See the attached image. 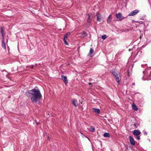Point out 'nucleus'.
Wrapping results in <instances>:
<instances>
[{
    "label": "nucleus",
    "mask_w": 151,
    "mask_h": 151,
    "mask_svg": "<svg viewBox=\"0 0 151 151\" xmlns=\"http://www.w3.org/2000/svg\"><path fill=\"white\" fill-rule=\"evenodd\" d=\"M36 87L34 89L29 90L26 94L27 95L31 98V101L33 103H36L41 99L42 95L39 89H36Z\"/></svg>",
    "instance_id": "1"
},
{
    "label": "nucleus",
    "mask_w": 151,
    "mask_h": 151,
    "mask_svg": "<svg viewBox=\"0 0 151 151\" xmlns=\"http://www.w3.org/2000/svg\"><path fill=\"white\" fill-rule=\"evenodd\" d=\"M1 32L2 37V43L1 45L2 47L4 49H6V45L5 42V39H4V36L5 35L4 33V31L3 29V28L2 27L1 28Z\"/></svg>",
    "instance_id": "2"
},
{
    "label": "nucleus",
    "mask_w": 151,
    "mask_h": 151,
    "mask_svg": "<svg viewBox=\"0 0 151 151\" xmlns=\"http://www.w3.org/2000/svg\"><path fill=\"white\" fill-rule=\"evenodd\" d=\"M115 16L118 21H121L125 18V17L122 16L121 13H119L116 14Z\"/></svg>",
    "instance_id": "3"
},
{
    "label": "nucleus",
    "mask_w": 151,
    "mask_h": 151,
    "mask_svg": "<svg viewBox=\"0 0 151 151\" xmlns=\"http://www.w3.org/2000/svg\"><path fill=\"white\" fill-rule=\"evenodd\" d=\"M97 20L98 21L100 22L103 19L102 16L99 13L97 12L96 13Z\"/></svg>",
    "instance_id": "4"
},
{
    "label": "nucleus",
    "mask_w": 151,
    "mask_h": 151,
    "mask_svg": "<svg viewBox=\"0 0 151 151\" xmlns=\"http://www.w3.org/2000/svg\"><path fill=\"white\" fill-rule=\"evenodd\" d=\"M129 142L131 145L134 146L135 144V141L132 137L130 136H129Z\"/></svg>",
    "instance_id": "5"
},
{
    "label": "nucleus",
    "mask_w": 151,
    "mask_h": 151,
    "mask_svg": "<svg viewBox=\"0 0 151 151\" xmlns=\"http://www.w3.org/2000/svg\"><path fill=\"white\" fill-rule=\"evenodd\" d=\"M139 12V10H136L128 14L129 16H133L137 14Z\"/></svg>",
    "instance_id": "6"
},
{
    "label": "nucleus",
    "mask_w": 151,
    "mask_h": 151,
    "mask_svg": "<svg viewBox=\"0 0 151 151\" xmlns=\"http://www.w3.org/2000/svg\"><path fill=\"white\" fill-rule=\"evenodd\" d=\"M61 79L63 80L64 83L65 85H67L68 83V81L67 77L65 76H63L62 75L61 76Z\"/></svg>",
    "instance_id": "7"
},
{
    "label": "nucleus",
    "mask_w": 151,
    "mask_h": 151,
    "mask_svg": "<svg viewBox=\"0 0 151 151\" xmlns=\"http://www.w3.org/2000/svg\"><path fill=\"white\" fill-rule=\"evenodd\" d=\"M141 134L140 132L137 129H135L133 131V134L135 136H138Z\"/></svg>",
    "instance_id": "8"
},
{
    "label": "nucleus",
    "mask_w": 151,
    "mask_h": 151,
    "mask_svg": "<svg viewBox=\"0 0 151 151\" xmlns=\"http://www.w3.org/2000/svg\"><path fill=\"white\" fill-rule=\"evenodd\" d=\"M72 103L75 107H77L78 106V103L77 100L76 99H73L72 101Z\"/></svg>",
    "instance_id": "9"
},
{
    "label": "nucleus",
    "mask_w": 151,
    "mask_h": 151,
    "mask_svg": "<svg viewBox=\"0 0 151 151\" xmlns=\"http://www.w3.org/2000/svg\"><path fill=\"white\" fill-rule=\"evenodd\" d=\"M92 110L93 112L97 113L98 114H100V110L99 109H96L95 108H93L92 109Z\"/></svg>",
    "instance_id": "10"
},
{
    "label": "nucleus",
    "mask_w": 151,
    "mask_h": 151,
    "mask_svg": "<svg viewBox=\"0 0 151 151\" xmlns=\"http://www.w3.org/2000/svg\"><path fill=\"white\" fill-rule=\"evenodd\" d=\"M132 108H133V109L134 111H137L138 110V108H137V106H136V105H135V104L134 103H133L132 104Z\"/></svg>",
    "instance_id": "11"
},
{
    "label": "nucleus",
    "mask_w": 151,
    "mask_h": 151,
    "mask_svg": "<svg viewBox=\"0 0 151 151\" xmlns=\"http://www.w3.org/2000/svg\"><path fill=\"white\" fill-rule=\"evenodd\" d=\"M93 51H94V50L92 49V48H91L88 54V55L90 56L91 57H92L91 54L93 52Z\"/></svg>",
    "instance_id": "12"
},
{
    "label": "nucleus",
    "mask_w": 151,
    "mask_h": 151,
    "mask_svg": "<svg viewBox=\"0 0 151 151\" xmlns=\"http://www.w3.org/2000/svg\"><path fill=\"white\" fill-rule=\"evenodd\" d=\"M112 74L115 77H116V76H118V74L114 70H112Z\"/></svg>",
    "instance_id": "13"
},
{
    "label": "nucleus",
    "mask_w": 151,
    "mask_h": 151,
    "mask_svg": "<svg viewBox=\"0 0 151 151\" xmlns=\"http://www.w3.org/2000/svg\"><path fill=\"white\" fill-rule=\"evenodd\" d=\"M88 19H87V23L88 24H89L91 22V19H90V16L89 14H88Z\"/></svg>",
    "instance_id": "14"
},
{
    "label": "nucleus",
    "mask_w": 151,
    "mask_h": 151,
    "mask_svg": "<svg viewBox=\"0 0 151 151\" xmlns=\"http://www.w3.org/2000/svg\"><path fill=\"white\" fill-rule=\"evenodd\" d=\"M111 16V14L108 17L107 19V22L109 24L111 22V20H110V19Z\"/></svg>",
    "instance_id": "15"
},
{
    "label": "nucleus",
    "mask_w": 151,
    "mask_h": 151,
    "mask_svg": "<svg viewBox=\"0 0 151 151\" xmlns=\"http://www.w3.org/2000/svg\"><path fill=\"white\" fill-rule=\"evenodd\" d=\"M103 136L105 137H109L110 136V134L109 133H104L103 134Z\"/></svg>",
    "instance_id": "16"
},
{
    "label": "nucleus",
    "mask_w": 151,
    "mask_h": 151,
    "mask_svg": "<svg viewBox=\"0 0 151 151\" xmlns=\"http://www.w3.org/2000/svg\"><path fill=\"white\" fill-rule=\"evenodd\" d=\"M116 78V80L118 84H119L120 83V78H119L118 76H116V77H115Z\"/></svg>",
    "instance_id": "17"
},
{
    "label": "nucleus",
    "mask_w": 151,
    "mask_h": 151,
    "mask_svg": "<svg viewBox=\"0 0 151 151\" xmlns=\"http://www.w3.org/2000/svg\"><path fill=\"white\" fill-rule=\"evenodd\" d=\"M87 34L86 32H85L84 31H83L82 32V36L83 37H86L87 36Z\"/></svg>",
    "instance_id": "18"
},
{
    "label": "nucleus",
    "mask_w": 151,
    "mask_h": 151,
    "mask_svg": "<svg viewBox=\"0 0 151 151\" xmlns=\"http://www.w3.org/2000/svg\"><path fill=\"white\" fill-rule=\"evenodd\" d=\"M90 131L91 132H94L95 131V129L94 127L91 126L90 127Z\"/></svg>",
    "instance_id": "19"
},
{
    "label": "nucleus",
    "mask_w": 151,
    "mask_h": 151,
    "mask_svg": "<svg viewBox=\"0 0 151 151\" xmlns=\"http://www.w3.org/2000/svg\"><path fill=\"white\" fill-rule=\"evenodd\" d=\"M107 38V37L106 35H103L101 36V38L104 40L105 39Z\"/></svg>",
    "instance_id": "20"
},
{
    "label": "nucleus",
    "mask_w": 151,
    "mask_h": 151,
    "mask_svg": "<svg viewBox=\"0 0 151 151\" xmlns=\"http://www.w3.org/2000/svg\"><path fill=\"white\" fill-rule=\"evenodd\" d=\"M66 39H63V41L64 42V43L66 45H68V42H67L66 41Z\"/></svg>",
    "instance_id": "21"
},
{
    "label": "nucleus",
    "mask_w": 151,
    "mask_h": 151,
    "mask_svg": "<svg viewBox=\"0 0 151 151\" xmlns=\"http://www.w3.org/2000/svg\"><path fill=\"white\" fill-rule=\"evenodd\" d=\"M136 138L138 140H139L140 139V138L139 136H136Z\"/></svg>",
    "instance_id": "22"
},
{
    "label": "nucleus",
    "mask_w": 151,
    "mask_h": 151,
    "mask_svg": "<svg viewBox=\"0 0 151 151\" xmlns=\"http://www.w3.org/2000/svg\"><path fill=\"white\" fill-rule=\"evenodd\" d=\"M127 75H128V76L129 77L130 76V73L129 71V70H128V71H127Z\"/></svg>",
    "instance_id": "23"
},
{
    "label": "nucleus",
    "mask_w": 151,
    "mask_h": 151,
    "mask_svg": "<svg viewBox=\"0 0 151 151\" xmlns=\"http://www.w3.org/2000/svg\"><path fill=\"white\" fill-rule=\"evenodd\" d=\"M67 37H68V36H67V35H65L64 36V38L63 39H67Z\"/></svg>",
    "instance_id": "24"
},
{
    "label": "nucleus",
    "mask_w": 151,
    "mask_h": 151,
    "mask_svg": "<svg viewBox=\"0 0 151 151\" xmlns=\"http://www.w3.org/2000/svg\"><path fill=\"white\" fill-rule=\"evenodd\" d=\"M70 34V32H68V33H66V34H65V35H67V36H69Z\"/></svg>",
    "instance_id": "25"
},
{
    "label": "nucleus",
    "mask_w": 151,
    "mask_h": 151,
    "mask_svg": "<svg viewBox=\"0 0 151 151\" xmlns=\"http://www.w3.org/2000/svg\"><path fill=\"white\" fill-rule=\"evenodd\" d=\"M144 134L145 135H147V133L146 132H145L144 133Z\"/></svg>",
    "instance_id": "26"
},
{
    "label": "nucleus",
    "mask_w": 151,
    "mask_h": 151,
    "mask_svg": "<svg viewBox=\"0 0 151 151\" xmlns=\"http://www.w3.org/2000/svg\"><path fill=\"white\" fill-rule=\"evenodd\" d=\"M140 23H141V24H142L143 23V22H142V21H140Z\"/></svg>",
    "instance_id": "27"
},
{
    "label": "nucleus",
    "mask_w": 151,
    "mask_h": 151,
    "mask_svg": "<svg viewBox=\"0 0 151 151\" xmlns=\"http://www.w3.org/2000/svg\"><path fill=\"white\" fill-rule=\"evenodd\" d=\"M135 83H132V85H135Z\"/></svg>",
    "instance_id": "28"
},
{
    "label": "nucleus",
    "mask_w": 151,
    "mask_h": 151,
    "mask_svg": "<svg viewBox=\"0 0 151 151\" xmlns=\"http://www.w3.org/2000/svg\"><path fill=\"white\" fill-rule=\"evenodd\" d=\"M36 123L37 124V126L38 124H39V123H37V122H36Z\"/></svg>",
    "instance_id": "29"
},
{
    "label": "nucleus",
    "mask_w": 151,
    "mask_h": 151,
    "mask_svg": "<svg viewBox=\"0 0 151 151\" xmlns=\"http://www.w3.org/2000/svg\"><path fill=\"white\" fill-rule=\"evenodd\" d=\"M48 139L49 140H50V138H49V137H48Z\"/></svg>",
    "instance_id": "30"
},
{
    "label": "nucleus",
    "mask_w": 151,
    "mask_h": 151,
    "mask_svg": "<svg viewBox=\"0 0 151 151\" xmlns=\"http://www.w3.org/2000/svg\"><path fill=\"white\" fill-rule=\"evenodd\" d=\"M91 83H89V85H91Z\"/></svg>",
    "instance_id": "31"
}]
</instances>
